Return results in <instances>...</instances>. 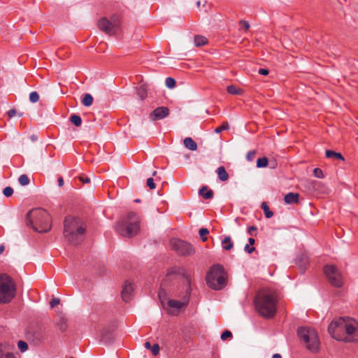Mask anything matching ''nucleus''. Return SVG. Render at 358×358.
Returning a JSON list of instances; mask_svg holds the SVG:
<instances>
[{
    "mask_svg": "<svg viewBox=\"0 0 358 358\" xmlns=\"http://www.w3.org/2000/svg\"><path fill=\"white\" fill-rule=\"evenodd\" d=\"M35 336L40 338L41 340H44L45 338V334L44 331L36 332Z\"/></svg>",
    "mask_w": 358,
    "mask_h": 358,
    "instance_id": "47",
    "label": "nucleus"
},
{
    "mask_svg": "<svg viewBox=\"0 0 358 358\" xmlns=\"http://www.w3.org/2000/svg\"><path fill=\"white\" fill-rule=\"evenodd\" d=\"M169 114V109L167 107H158L150 114V118L153 121H156L167 117Z\"/></svg>",
    "mask_w": 358,
    "mask_h": 358,
    "instance_id": "14",
    "label": "nucleus"
},
{
    "mask_svg": "<svg viewBox=\"0 0 358 358\" xmlns=\"http://www.w3.org/2000/svg\"><path fill=\"white\" fill-rule=\"evenodd\" d=\"M268 164V160L267 157H263L257 159V168H264L267 166Z\"/></svg>",
    "mask_w": 358,
    "mask_h": 358,
    "instance_id": "30",
    "label": "nucleus"
},
{
    "mask_svg": "<svg viewBox=\"0 0 358 358\" xmlns=\"http://www.w3.org/2000/svg\"><path fill=\"white\" fill-rule=\"evenodd\" d=\"M232 334L230 331L226 330L221 335V339L223 341L227 340L228 338H231Z\"/></svg>",
    "mask_w": 358,
    "mask_h": 358,
    "instance_id": "41",
    "label": "nucleus"
},
{
    "mask_svg": "<svg viewBox=\"0 0 358 358\" xmlns=\"http://www.w3.org/2000/svg\"><path fill=\"white\" fill-rule=\"evenodd\" d=\"M161 294H162V292L160 291V292H159V297L161 296Z\"/></svg>",
    "mask_w": 358,
    "mask_h": 358,
    "instance_id": "62",
    "label": "nucleus"
},
{
    "mask_svg": "<svg viewBox=\"0 0 358 358\" xmlns=\"http://www.w3.org/2000/svg\"><path fill=\"white\" fill-rule=\"evenodd\" d=\"M134 286L133 285L126 281L121 292L122 299L124 302H129L133 297Z\"/></svg>",
    "mask_w": 358,
    "mask_h": 358,
    "instance_id": "15",
    "label": "nucleus"
},
{
    "mask_svg": "<svg viewBox=\"0 0 358 358\" xmlns=\"http://www.w3.org/2000/svg\"><path fill=\"white\" fill-rule=\"evenodd\" d=\"M272 358H282L280 354H275L273 355Z\"/></svg>",
    "mask_w": 358,
    "mask_h": 358,
    "instance_id": "58",
    "label": "nucleus"
},
{
    "mask_svg": "<svg viewBox=\"0 0 358 358\" xmlns=\"http://www.w3.org/2000/svg\"><path fill=\"white\" fill-rule=\"evenodd\" d=\"M276 165H277V163H276L275 161L270 162V167L272 168V169H275Z\"/></svg>",
    "mask_w": 358,
    "mask_h": 358,
    "instance_id": "56",
    "label": "nucleus"
},
{
    "mask_svg": "<svg viewBox=\"0 0 358 358\" xmlns=\"http://www.w3.org/2000/svg\"><path fill=\"white\" fill-rule=\"evenodd\" d=\"M297 335L306 344L308 350L317 351L320 348V340L314 329L310 327H299Z\"/></svg>",
    "mask_w": 358,
    "mask_h": 358,
    "instance_id": "8",
    "label": "nucleus"
},
{
    "mask_svg": "<svg viewBox=\"0 0 358 358\" xmlns=\"http://www.w3.org/2000/svg\"><path fill=\"white\" fill-rule=\"evenodd\" d=\"M313 174L316 178H324V174L321 169L315 168L313 170Z\"/></svg>",
    "mask_w": 358,
    "mask_h": 358,
    "instance_id": "39",
    "label": "nucleus"
},
{
    "mask_svg": "<svg viewBox=\"0 0 358 358\" xmlns=\"http://www.w3.org/2000/svg\"><path fill=\"white\" fill-rule=\"evenodd\" d=\"M255 155H256L255 150L249 151L247 153L246 158L248 161H252L254 159Z\"/></svg>",
    "mask_w": 358,
    "mask_h": 358,
    "instance_id": "43",
    "label": "nucleus"
},
{
    "mask_svg": "<svg viewBox=\"0 0 358 358\" xmlns=\"http://www.w3.org/2000/svg\"><path fill=\"white\" fill-rule=\"evenodd\" d=\"M71 358H73V357H71Z\"/></svg>",
    "mask_w": 358,
    "mask_h": 358,
    "instance_id": "64",
    "label": "nucleus"
},
{
    "mask_svg": "<svg viewBox=\"0 0 358 358\" xmlns=\"http://www.w3.org/2000/svg\"><path fill=\"white\" fill-rule=\"evenodd\" d=\"M4 358H16L13 352H8L4 355Z\"/></svg>",
    "mask_w": 358,
    "mask_h": 358,
    "instance_id": "52",
    "label": "nucleus"
},
{
    "mask_svg": "<svg viewBox=\"0 0 358 358\" xmlns=\"http://www.w3.org/2000/svg\"><path fill=\"white\" fill-rule=\"evenodd\" d=\"M134 201H135L136 203H140V202H141V200H140L139 199H135V200H134Z\"/></svg>",
    "mask_w": 358,
    "mask_h": 358,
    "instance_id": "59",
    "label": "nucleus"
},
{
    "mask_svg": "<svg viewBox=\"0 0 358 358\" xmlns=\"http://www.w3.org/2000/svg\"><path fill=\"white\" fill-rule=\"evenodd\" d=\"M3 193L5 196L9 197L13 194V189L11 187H6L3 189Z\"/></svg>",
    "mask_w": 358,
    "mask_h": 358,
    "instance_id": "38",
    "label": "nucleus"
},
{
    "mask_svg": "<svg viewBox=\"0 0 358 358\" xmlns=\"http://www.w3.org/2000/svg\"><path fill=\"white\" fill-rule=\"evenodd\" d=\"M239 24L241 26V27L243 28L245 31H248L250 28V24H249L248 22H247V21L241 20L239 22Z\"/></svg>",
    "mask_w": 358,
    "mask_h": 358,
    "instance_id": "44",
    "label": "nucleus"
},
{
    "mask_svg": "<svg viewBox=\"0 0 358 358\" xmlns=\"http://www.w3.org/2000/svg\"><path fill=\"white\" fill-rule=\"evenodd\" d=\"M328 331L332 338L345 343L358 342V322L350 317H339L329 325Z\"/></svg>",
    "mask_w": 358,
    "mask_h": 358,
    "instance_id": "1",
    "label": "nucleus"
},
{
    "mask_svg": "<svg viewBox=\"0 0 358 358\" xmlns=\"http://www.w3.org/2000/svg\"><path fill=\"white\" fill-rule=\"evenodd\" d=\"M216 172L217 173L218 178L221 181L224 182L229 179V174L224 166H222L218 167Z\"/></svg>",
    "mask_w": 358,
    "mask_h": 358,
    "instance_id": "20",
    "label": "nucleus"
},
{
    "mask_svg": "<svg viewBox=\"0 0 358 358\" xmlns=\"http://www.w3.org/2000/svg\"><path fill=\"white\" fill-rule=\"evenodd\" d=\"M209 233L208 229L206 228H201L199 231V234L201 236V238L203 242H205L207 241L206 235Z\"/></svg>",
    "mask_w": 358,
    "mask_h": 358,
    "instance_id": "34",
    "label": "nucleus"
},
{
    "mask_svg": "<svg viewBox=\"0 0 358 358\" xmlns=\"http://www.w3.org/2000/svg\"><path fill=\"white\" fill-rule=\"evenodd\" d=\"M156 174H157V171H154V172H153V173H152V176H156Z\"/></svg>",
    "mask_w": 358,
    "mask_h": 358,
    "instance_id": "61",
    "label": "nucleus"
},
{
    "mask_svg": "<svg viewBox=\"0 0 358 358\" xmlns=\"http://www.w3.org/2000/svg\"><path fill=\"white\" fill-rule=\"evenodd\" d=\"M4 250H5L4 245H0V255H1L3 252Z\"/></svg>",
    "mask_w": 358,
    "mask_h": 358,
    "instance_id": "57",
    "label": "nucleus"
},
{
    "mask_svg": "<svg viewBox=\"0 0 358 358\" xmlns=\"http://www.w3.org/2000/svg\"><path fill=\"white\" fill-rule=\"evenodd\" d=\"M98 28L108 36H113L120 27V22L117 17L113 16L110 20L106 17H101L97 22Z\"/></svg>",
    "mask_w": 358,
    "mask_h": 358,
    "instance_id": "9",
    "label": "nucleus"
},
{
    "mask_svg": "<svg viewBox=\"0 0 358 358\" xmlns=\"http://www.w3.org/2000/svg\"><path fill=\"white\" fill-rule=\"evenodd\" d=\"M227 92L232 95H241L243 94V91L241 88H237L236 86L231 85H229L227 87Z\"/></svg>",
    "mask_w": 358,
    "mask_h": 358,
    "instance_id": "23",
    "label": "nucleus"
},
{
    "mask_svg": "<svg viewBox=\"0 0 358 358\" xmlns=\"http://www.w3.org/2000/svg\"><path fill=\"white\" fill-rule=\"evenodd\" d=\"M18 181L20 184L22 186L27 185L29 183V179L28 176L25 174H22L20 176Z\"/></svg>",
    "mask_w": 358,
    "mask_h": 358,
    "instance_id": "33",
    "label": "nucleus"
},
{
    "mask_svg": "<svg viewBox=\"0 0 358 358\" xmlns=\"http://www.w3.org/2000/svg\"><path fill=\"white\" fill-rule=\"evenodd\" d=\"M172 274L180 275L185 279V284L183 286V289H186L187 285L191 287V278L185 268L179 266L171 267L167 270L166 276H169Z\"/></svg>",
    "mask_w": 358,
    "mask_h": 358,
    "instance_id": "13",
    "label": "nucleus"
},
{
    "mask_svg": "<svg viewBox=\"0 0 358 358\" xmlns=\"http://www.w3.org/2000/svg\"><path fill=\"white\" fill-rule=\"evenodd\" d=\"M171 245L172 249L182 256L192 255L195 252L192 245L180 239H172Z\"/></svg>",
    "mask_w": 358,
    "mask_h": 358,
    "instance_id": "11",
    "label": "nucleus"
},
{
    "mask_svg": "<svg viewBox=\"0 0 358 358\" xmlns=\"http://www.w3.org/2000/svg\"><path fill=\"white\" fill-rule=\"evenodd\" d=\"M59 299L53 298L50 302V306H51V308H54L55 306H57L59 303Z\"/></svg>",
    "mask_w": 358,
    "mask_h": 358,
    "instance_id": "46",
    "label": "nucleus"
},
{
    "mask_svg": "<svg viewBox=\"0 0 358 358\" xmlns=\"http://www.w3.org/2000/svg\"><path fill=\"white\" fill-rule=\"evenodd\" d=\"M139 216L134 212H129L117 223L115 229L120 235L131 237L139 231Z\"/></svg>",
    "mask_w": 358,
    "mask_h": 358,
    "instance_id": "6",
    "label": "nucleus"
},
{
    "mask_svg": "<svg viewBox=\"0 0 358 358\" xmlns=\"http://www.w3.org/2000/svg\"><path fill=\"white\" fill-rule=\"evenodd\" d=\"M57 326L60 331H66L68 327L66 319L64 317H61L59 319V321L57 322Z\"/></svg>",
    "mask_w": 358,
    "mask_h": 358,
    "instance_id": "28",
    "label": "nucleus"
},
{
    "mask_svg": "<svg viewBox=\"0 0 358 358\" xmlns=\"http://www.w3.org/2000/svg\"><path fill=\"white\" fill-rule=\"evenodd\" d=\"M79 180L83 183H89L90 182V179L85 176H79Z\"/></svg>",
    "mask_w": 358,
    "mask_h": 358,
    "instance_id": "49",
    "label": "nucleus"
},
{
    "mask_svg": "<svg viewBox=\"0 0 358 358\" xmlns=\"http://www.w3.org/2000/svg\"><path fill=\"white\" fill-rule=\"evenodd\" d=\"M93 97L90 94H85L83 99H82V103L85 106H90L92 104Z\"/></svg>",
    "mask_w": 358,
    "mask_h": 358,
    "instance_id": "29",
    "label": "nucleus"
},
{
    "mask_svg": "<svg viewBox=\"0 0 358 358\" xmlns=\"http://www.w3.org/2000/svg\"><path fill=\"white\" fill-rule=\"evenodd\" d=\"M11 346L8 343L4 342L0 343V358H4V355L10 350Z\"/></svg>",
    "mask_w": 358,
    "mask_h": 358,
    "instance_id": "25",
    "label": "nucleus"
},
{
    "mask_svg": "<svg viewBox=\"0 0 358 358\" xmlns=\"http://www.w3.org/2000/svg\"><path fill=\"white\" fill-rule=\"evenodd\" d=\"M29 100L32 103H36L39 100V95L36 92H32L29 94Z\"/></svg>",
    "mask_w": 358,
    "mask_h": 358,
    "instance_id": "36",
    "label": "nucleus"
},
{
    "mask_svg": "<svg viewBox=\"0 0 358 358\" xmlns=\"http://www.w3.org/2000/svg\"><path fill=\"white\" fill-rule=\"evenodd\" d=\"M87 226L80 218L67 216L64 220V236L73 245L82 243L85 237Z\"/></svg>",
    "mask_w": 358,
    "mask_h": 358,
    "instance_id": "2",
    "label": "nucleus"
},
{
    "mask_svg": "<svg viewBox=\"0 0 358 358\" xmlns=\"http://www.w3.org/2000/svg\"><path fill=\"white\" fill-rule=\"evenodd\" d=\"M258 73L261 75L267 76L269 73V71L267 69H259Z\"/></svg>",
    "mask_w": 358,
    "mask_h": 358,
    "instance_id": "50",
    "label": "nucleus"
},
{
    "mask_svg": "<svg viewBox=\"0 0 358 358\" xmlns=\"http://www.w3.org/2000/svg\"><path fill=\"white\" fill-rule=\"evenodd\" d=\"M159 345L157 343L152 345L151 352L154 356H157L159 352Z\"/></svg>",
    "mask_w": 358,
    "mask_h": 358,
    "instance_id": "40",
    "label": "nucleus"
},
{
    "mask_svg": "<svg viewBox=\"0 0 358 358\" xmlns=\"http://www.w3.org/2000/svg\"><path fill=\"white\" fill-rule=\"evenodd\" d=\"M185 291V294L182 296V301H177L174 299H170L167 302V305L169 308H175L177 310H180L183 307H185L187 306L190 294H191V287L189 285L187 286L186 289H183Z\"/></svg>",
    "mask_w": 358,
    "mask_h": 358,
    "instance_id": "12",
    "label": "nucleus"
},
{
    "mask_svg": "<svg viewBox=\"0 0 358 358\" xmlns=\"http://www.w3.org/2000/svg\"><path fill=\"white\" fill-rule=\"evenodd\" d=\"M261 207L266 218H271L273 215V211L270 210L269 206L266 202H262Z\"/></svg>",
    "mask_w": 358,
    "mask_h": 358,
    "instance_id": "27",
    "label": "nucleus"
},
{
    "mask_svg": "<svg viewBox=\"0 0 358 358\" xmlns=\"http://www.w3.org/2000/svg\"><path fill=\"white\" fill-rule=\"evenodd\" d=\"M326 157L327 158H335L337 159L344 161V157H343V155L341 153L336 152L333 150H327L326 151Z\"/></svg>",
    "mask_w": 358,
    "mask_h": 358,
    "instance_id": "24",
    "label": "nucleus"
},
{
    "mask_svg": "<svg viewBox=\"0 0 358 358\" xmlns=\"http://www.w3.org/2000/svg\"><path fill=\"white\" fill-rule=\"evenodd\" d=\"M147 186L150 189H154L155 188V183L154 182V180L152 178H150L147 180Z\"/></svg>",
    "mask_w": 358,
    "mask_h": 358,
    "instance_id": "42",
    "label": "nucleus"
},
{
    "mask_svg": "<svg viewBox=\"0 0 358 358\" xmlns=\"http://www.w3.org/2000/svg\"><path fill=\"white\" fill-rule=\"evenodd\" d=\"M16 115V110L15 109H10L8 112V115L10 118L14 117Z\"/></svg>",
    "mask_w": 358,
    "mask_h": 358,
    "instance_id": "51",
    "label": "nucleus"
},
{
    "mask_svg": "<svg viewBox=\"0 0 358 358\" xmlns=\"http://www.w3.org/2000/svg\"><path fill=\"white\" fill-rule=\"evenodd\" d=\"M199 195L205 199H210L213 197L214 193L207 186H203L199 191Z\"/></svg>",
    "mask_w": 358,
    "mask_h": 358,
    "instance_id": "18",
    "label": "nucleus"
},
{
    "mask_svg": "<svg viewBox=\"0 0 358 358\" xmlns=\"http://www.w3.org/2000/svg\"><path fill=\"white\" fill-rule=\"evenodd\" d=\"M324 273L330 283L335 287H341L343 285V279L341 271L335 265H326L323 268Z\"/></svg>",
    "mask_w": 358,
    "mask_h": 358,
    "instance_id": "10",
    "label": "nucleus"
},
{
    "mask_svg": "<svg viewBox=\"0 0 358 358\" xmlns=\"http://www.w3.org/2000/svg\"><path fill=\"white\" fill-rule=\"evenodd\" d=\"M255 306L262 317L272 318L276 313L277 299L275 293L271 290L260 291L255 298Z\"/></svg>",
    "mask_w": 358,
    "mask_h": 358,
    "instance_id": "3",
    "label": "nucleus"
},
{
    "mask_svg": "<svg viewBox=\"0 0 358 358\" xmlns=\"http://www.w3.org/2000/svg\"><path fill=\"white\" fill-rule=\"evenodd\" d=\"M222 245L224 250H230L234 247V243L231 241V239L229 236H226L224 238L222 241Z\"/></svg>",
    "mask_w": 358,
    "mask_h": 358,
    "instance_id": "22",
    "label": "nucleus"
},
{
    "mask_svg": "<svg viewBox=\"0 0 358 358\" xmlns=\"http://www.w3.org/2000/svg\"><path fill=\"white\" fill-rule=\"evenodd\" d=\"M208 43V39L203 36H196L194 37V44L197 47L203 46Z\"/></svg>",
    "mask_w": 358,
    "mask_h": 358,
    "instance_id": "26",
    "label": "nucleus"
},
{
    "mask_svg": "<svg viewBox=\"0 0 358 358\" xmlns=\"http://www.w3.org/2000/svg\"><path fill=\"white\" fill-rule=\"evenodd\" d=\"M16 285L13 279L7 274H0V303H8L15 298Z\"/></svg>",
    "mask_w": 358,
    "mask_h": 358,
    "instance_id": "7",
    "label": "nucleus"
},
{
    "mask_svg": "<svg viewBox=\"0 0 358 358\" xmlns=\"http://www.w3.org/2000/svg\"><path fill=\"white\" fill-rule=\"evenodd\" d=\"M184 145L187 149L195 151L197 149V144L190 137H187L184 139Z\"/></svg>",
    "mask_w": 358,
    "mask_h": 358,
    "instance_id": "19",
    "label": "nucleus"
},
{
    "mask_svg": "<svg viewBox=\"0 0 358 358\" xmlns=\"http://www.w3.org/2000/svg\"><path fill=\"white\" fill-rule=\"evenodd\" d=\"M249 245H252L255 243V240L253 238H249L248 239Z\"/></svg>",
    "mask_w": 358,
    "mask_h": 358,
    "instance_id": "54",
    "label": "nucleus"
},
{
    "mask_svg": "<svg viewBox=\"0 0 358 358\" xmlns=\"http://www.w3.org/2000/svg\"><path fill=\"white\" fill-rule=\"evenodd\" d=\"M26 221L35 231L46 233L52 227L50 215L43 208L33 209L27 214Z\"/></svg>",
    "mask_w": 358,
    "mask_h": 358,
    "instance_id": "4",
    "label": "nucleus"
},
{
    "mask_svg": "<svg viewBox=\"0 0 358 358\" xmlns=\"http://www.w3.org/2000/svg\"><path fill=\"white\" fill-rule=\"evenodd\" d=\"M70 121L76 127H80L82 124L81 117L76 114L71 115Z\"/></svg>",
    "mask_w": 358,
    "mask_h": 358,
    "instance_id": "31",
    "label": "nucleus"
},
{
    "mask_svg": "<svg viewBox=\"0 0 358 358\" xmlns=\"http://www.w3.org/2000/svg\"><path fill=\"white\" fill-rule=\"evenodd\" d=\"M244 250L248 253L251 254L252 252H253L255 251V248L254 247H250L248 244H247L245 246Z\"/></svg>",
    "mask_w": 358,
    "mask_h": 358,
    "instance_id": "48",
    "label": "nucleus"
},
{
    "mask_svg": "<svg viewBox=\"0 0 358 358\" xmlns=\"http://www.w3.org/2000/svg\"><path fill=\"white\" fill-rule=\"evenodd\" d=\"M299 194L298 193L289 192L285 196L284 201L287 204L298 203Z\"/></svg>",
    "mask_w": 358,
    "mask_h": 358,
    "instance_id": "16",
    "label": "nucleus"
},
{
    "mask_svg": "<svg viewBox=\"0 0 358 358\" xmlns=\"http://www.w3.org/2000/svg\"><path fill=\"white\" fill-rule=\"evenodd\" d=\"M308 258L306 255H301L297 258V265L300 267L301 271L304 272L308 265Z\"/></svg>",
    "mask_w": 358,
    "mask_h": 358,
    "instance_id": "17",
    "label": "nucleus"
},
{
    "mask_svg": "<svg viewBox=\"0 0 358 358\" xmlns=\"http://www.w3.org/2000/svg\"><path fill=\"white\" fill-rule=\"evenodd\" d=\"M137 94L140 98L143 100L148 96V86L146 84H142L137 87Z\"/></svg>",
    "mask_w": 358,
    "mask_h": 358,
    "instance_id": "21",
    "label": "nucleus"
},
{
    "mask_svg": "<svg viewBox=\"0 0 358 358\" xmlns=\"http://www.w3.org/2000/svg\"><path fill=\"white\" fill-rule=\"evenodd\" d=\"M18 115H19L20 117H21V116H22V113H20Z\"/></svg>",
    "mask_w": 358,
    "mask_h": 358,
    "instance_id": "63",
    "label": "nucleus"
},
{
    "mask_svg": "<svg viewBox=\"0 0 358 358\" xmlns=\"http://www.w3.org/2000/svg\"><path fill=\"white\" fill-rule=\"evenodd\" d=\"M145 348H147V349H151L152 345H151L150 342H149V341L145 342Z\"/></svg>",
    "mask_w": 358,
    "mask_h": 358,
    "instance_id": "55",
    "label": "nucleus"
},
{
    "mask_svg": "<svg viewBox=\"0 0 358 358\" xmlns=\"http://www.w3.org/2000/svg\"><path fill=\"white\" fill-rule=\"evenodd\" d=\"M227 278L228 275L224 267L216 264L210 266L206 273V284L212 289L220 290L226 286Z\"/></svg>",
    "mask_w": 358,
    "mask_h": 358,
    "instance_id": "5",
    "label": "nucleus"
},
{
    "mask_svg": "<svg viewBox=\"0 0 358 358\" xmlns=\"http://www.w3.org/2000/svg\"><path fill=\"white\" fill-rule=\"evenodd\" d=\"M57 181L59 187H62L64 185V180L62 177H59Z\"/></svg>",
    "mask_w": 358,
    "mask_h": 358,
    "instance_id": "53",
    "label": "nucleus"
},
{
    "mask_svg": "<svg viewBox=\"0 0 358 358\" xmlns=\"http://www.w3.org/2000/svg\"><path fill=\"white\" fill-rule=\"evenodd\" d=\"M257 227L255 226H250L248 228V234H249L251 236H257V233L255 234H253V231H257Z\"/></svg>",
    "mask_w": 358,
    "mask_h": 358,
    "instance_id": "45",
    "label": "nucleus"
},
{
    "mask_svg": "<svg viewBox=\"0 0 358 358\" xmlns=\"http://www.w3.org/2000/svg\"><path fill=\"white\" fill-rule=\"evenodd\" d=\"M229 128V125L227 122H223L222 124L215 129V132L217 134L221 133L222 131L227 130Z\"/></svg>",
    "mask_w": 358,
    "mask_h": 358,
    "instance_id": "32",
    "label": "nucleus"
},
{
    "mask_svg": "<svg viewBox=\"0 0 358 358\" xmlns=\"http://www.w3.org/2000/svg\"><path fill=\"white\" fill-rule=\"evenodd\" d=\"M166 85L169 88H173L176 86V80L173 78L169 77L165 81Z\"/></svg>",
    "mask_w": 358,
    "mask_h": 358,
    "instance_id": "35",
    "label": "nucleus"
},
{
    "mask_svg": "<svg viewBox=\"0 0 358 358\" xmlns=\"http://www.w3.org/2000/svg\"><path fill=\"white\" fill-rule=\"evenodd\" d=\"M200 4H201V2L199 1H197L196 3V5H197V7H199L200 6Z\"/></svg>",
    "mask_w": 358,
    "mask_h": 358,
    "instance_id": "60",
    "label": "nucleus"
},
{
    "mask_svg": "<svg viewBox=\"0 0 358 358\" xmlns=\"http://www.w3.org/2000/svg\"><path fill=\"white\" fill-rule=\"evenodd\" d=\"M17 346L22 352H25L28 349V345L25 341H19Z\"/></svg>",
    "mask_w": 358,
    "mask_h": 358,
    "instance_id": "37",
    "label": "nucleus"
}]
</instances>
